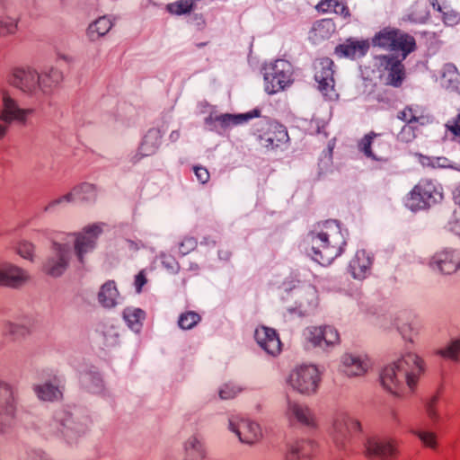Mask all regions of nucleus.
Returning a JSON list of instances; mask_svg holds the SVG:
<instances>
[{"instance_id":"1","label":"nucleus","mask_w":460,"mask_h":460,"mask_svg":"<svg viewBox=\"0 0 460 460\" xmlns=\"http://www.w3.org/2000/svg\"><path fill=\"white\" fill-rule=\"evenodd\" d=\"M425 372L421 358L407 353L395 362L386 366L381 373L383 386L390 393L402 395L412 393Z\"/></svg>"},{"instance_id":"2","label":"nucleus","mask_w":460,"mask_h":460,"mask_svg":"<svg viewBox=\"0 0 460 460\" xmlns=\"http://www.w3.org/2000/svg\"><path fill=\"white\" fill-rule=\"evenodd\" d=\"M311 256L319 264L330 265L341 256L347 245L345 233L336 220L317 224L309 233Z\"/></svg>"},{"instance_id":"3","label":"nucleus","mask_w":460,"mask_h":460,"mask_svg":"<svg viewBox=\"0 0 460 460\" xmlns=\"http://www.w3.org/2000/svg\"><path fill=\"white\" fill-rule=\"evenodd\" d=\"M61 80L62 75L58 71L51 70L49 74L39 75L31 68H17L13 74L11 83L23 92L34 93L40 88L47 93Z\"/></svg>"},{"instance_id":"4","label":"nucleus","mask_w":460,"mask_h":460,"mask_svg":"<svg viewBox=\"0 0 460 460\" xmlns=\"http://www.w3.org/2000/svg\"><path fill=\"white\" fill-rule=\"evenodd\" d=\"M443 188L436 181L424 178L408 194V206L411 210L428 209L442 201Z\"/></svg>"},{"instance_id":"5","label":"nucleus","mask_w":460,"mask_h":460,"mask_svg":"<svg viewBox=\"0 0 460 460\" xmlns=\"http://www.w3.org/2000/svg\"><path fill=\"white\" fill-rule=\"evenodd\" d=\"M322 377L314 365H300L296 367L288 377V385L296 393L311 395L317 392Z\"/></svg>"},{"instance_id":"6","label":"nucleus","mask_w":460,"mask_h":460,"mask_svg":"<svg viewBox=\"0 0 460 460\" xmlns=\"http://www.w3.org/2000/svg\"><path fill=\"white\" fill-rule=\"evenodd\" d=\"M293 66L285 59H277L266 67L264 88L267 93L274 94L285 90L293 83Z\"/></svg>"},{"instance_id":"7","label":"nucleus","mask_w":460,"mask_h":460,"mask_svg":"<svg viewBox=\"0 0 460 460\" xmlns=\"http://www.w3.org/2000/svg\"><path fill=\"white\" fill-rule=\"evenodd\" d=\"M255 133L261 146L268 150H274L289 139L287 128L283 125L268 119L258 122Z\"/></svg>"},{"instance_id":"8","label":"nucleus","mask_w":460,"mask_h":460,"mask_svg":"<svg viewBox=\"0 0 460 460\" xmlns=\"http://www.w3.org/2000/svg\"><path fill=\"white\" fill-rule=\"evenodd\" d=\"M102 233L101 224H92L84 227L81 232L66 234V239L74 241L75 252L80 262H84L85 253L94 249L97 239Z\"/></svg>"},{"instance_id":"9","label":"nucleus","mask_w":460,"mask_h":460,"mask_svg":"<svg viewBox=\"0 0 460 460\" xmlns=\"http://www.w3.org/2000/svg\"><path fill=\"white\" fill-rule=\"evenodd\" d=\"M305 338L313 348L327 349L340 343L338 331L331 325L310 326L305 331Z\"/></svg>"},{"instance_id":"10","label":"nucleus","mask_w":460,"mask_h":460,"mask_svg":"<svg viewBox=\"0 0 460 460\" xmlns=\"http://www.w3.org/2000/svg\"><path fill=\"white\" fill-rule=\"evenodd\" d=\"M332 66L333 61L329 58H319L314 63V79L318 83V89L330 100L337 96Z\"/></svg>"},{"instance_id":"11","label":"nucleus","mask_w":460,"mask_h":460,"mask_svg":"<svg viewBox=\"0 0 460 460\" xmlns=\"http://www.w3.org/2000/svg\"><path fill=\"white\" fill-rule=\"evenodd\" d=\"M366 455L380 460H393L398 454V442L394 438H369L365 443Z\"/></svg>"},{"instance_id":"12","label":"nucleus","mask_w":460,"mask_h":460,"mask_svg":"<svg viewBox=\"0 0 460 460\" xmlns=\"http://www.w3.org/2000/svg\"><path fill=\"white\" fill-rule=\"evenodd\" d=\"M15 399L7 385L0 386V434L8 433L14 425Z\"/></svg>"},{"instance_id":"13","label":"nucleus","mask_w":460,"mask_h":460,"mask_svg":"<svg viewBox=\"0 0 460 460\" xmlns=\"http://www.w3.org/2000/svg\"><path fill=\"white\" fill-rule=\"evenodd\" d=\"M360 430L361 425L358 420L347 414H340L333 423V441L338 447H343L349 438Z\"/></svg>"},{"instance_id":"14","label":"nucleus","mask_w":460,"mask_h":460,"mask_svg":"<svg viewBox=\"0 0 460 460\" xmlns=\"http://www.w3.org/2000/svg\"><path fill=\"white\" fill-rule=\"evenodd\" d=\"M53 256L49 258L45 265L44 271L52 277L61 275L66 270L69 259V246L67 243H53Z\"/></svg>"},{"instance_id":"15","label":"nucleus","mask_w":460,"mask_h":460,"mask_svg":"<svg viewBox=\"0 0 460 460\" xmlns=\"http://www.w3.org/2000/svg\"><path fill=\"white\" fill-rule=\"evenodd\" d=\"M429 265L441 273L452 274L460 269V256L454 250L444 249L433 255Z\"/></svg>"},{"instance_id":"16","label":"nucleus","mask_w":460,"mask_h":460,"mask_svg":"<svg viewBox=\"0 0 460 460\" xmlns=\"http://www.w3.org/2000/svg\"><path fill=\"white\" fill-rule=\"evenodd\" d=\"M254 337L259 346L268 354L277 356L280 353L282 344L274 329L260 326L255 330Z\"/></svg>"},{"instance_id":"17","label":"nucleus","mask_w":460,"mask_h":460,"mask_svg":"<svg viewBox=\"0 0 460 460\" xmlns=\"http://www.w3.org/2000/svg\"><path fill=\"white\" fill-rule=\"evenodd\" d=\"M3 108L0 112V120L10 125L13 121L23 122L32 112L31 109H21L16 102L7 93H3Z\"/></svg>"},{"instance_id":"18","label":"nucleus","mask_w":460,"mask_h":460,"mask_svg":"<svg viewBox=\"0 0 460 460\" xmlns=\"http://www.w3.org/2000/svg\"><path fill=\"white\" fill-rule=\"evenodd\" d=\"M380 59L381 64L387 72L386 84L400 87L405 79V68L402 60L388 55L382 56Z\"/></svg>"},{"instance_id":"19","label":"nucleus","mask_w":460,"mask_h":460,"mask_svg":"<svg viewBox=\"0 0 460 460\" xmlns=\"http://www.w3.org/2000/svg\"><path fill=\"white\" fill-rule=\"evenodd\" d=\"M318 453V446L313 440H297L288 445L286 460L310 459Z\"/></svg>"},{"instance_id":"20","label":"nucleus","mask_w":460,"mask_h":460,"mask_svg":"<svg viewBox=\"0 0 460 460\" xmlns=\"http://www.w3.org/2000/svg\"><path fill=\"white\" fill-rule=\"evenodd\" d=\"M29 279L26 271L10 263L0 264V285L6 287H18Z\"/></svg>"},{"instance_id":"21","label":"nucleus","mask_w":460,"mask_h":460,"mask_svg":"<svg viewBox=\"0 0 460 460\" xmlns=\"http://www.w3.org/2000/svg\"><path fill=\"white\" fill-rule=\"evenodd\" d=\"M230 428L243 443L253 444L261 438V430L259 424L249 420H242L237 426H234V422L230 421Z\"/></svg>"},{"instance_id":"22","label":"nucleus","mask_w":460,"mask_h":460,"mask_svg":"<svg viewBox=\"0 0 460 460\" xmlns=\"http://www.w3.org/2000/svg\"><path fill=\"white\" fill-rule=\"evenodd\" d=\"M369 48L370 44L367 40H358L349 39L335 48V53L339 57L355 58L365 56Z\"/></svg>"},{"instance_id":"23","label":"nucleus","mask_w":460,"mask_h":460,"mask_svg":"<svg viewBox=\"0 0 460 460\" xmlns=\"http://www.w3.org/2000/svg\"><path fill=\"white\" fill-rule=\"evenodd\" d=\"M373 259L365 250H359L349 262V270L354 279H363L370 272Z\"/></svg>"},{"instance_id":"24","label":"nucleus","mask_w":460,"mask_h":460,"mask_svg":"<svg viewBox=\"0 0 460 460\" xmlns=\"http://www.w3.org/2000/svg\"><path fill=\"white\" fill-rule=\"evenodd\" d=\"M398 119L406 122V125L402 128L401 135L402 138L404 135H408L409 138L407 140L415 137V124L424 125L428 120L426 117L418 114V112L411 107H406L401 111L398 113Z\"/></svg>"},{"instance_id":"25","label":"nucleus","mask_w":460,"mask_h":460,"mask_svg":"<svg viewBox=\"0 0 460 460\" xmlns=\"http://www.w3.org/2000/svg\"><path fill=\"white\" fill-rule=\"evenodd\" d=\"M343 372L349 376H363L370 367L368 358L345 355L342 359Z\"/></svg>"},{"instance_id":"26","label":"nucleus","mask_w":460,"mask_h":460,"mask_svg":"<svg viewBox=\"0 0 460 460\" xmlns=\"http://www.w3.org/2000/svg\"><path fill=\"white\" fill-rule=\"evenodd\" d=\"M315 9L319 13H335L344 19L351 16L350 11L345 0H321Z\"/></svg>"},{"instance_id":"27","label":"nucleus","mask_w":460,"mask_h":460,"mask_svg":"<svg viewBox=\"0 0 460 460\" xmlns=\"http://www.w3.org/2000/svg\"><path fill=\"white\" fill-rule=\"evenodd\" d=\"M287 415L291 421L296 420L300 424L306 426H313L314 424V414L305 405L289 402Z\"/></svg>"},{"instance_id":"28","label":"nucleus","mask_w":460,"mask_h":460,"mask_svg":"<svg viewBox=\"0 0 460 460\" xmlns=\"http://www.w3.org/2000/svg\"><path fill=\"white\" fill-rule=\"evenodd\" d=\"M119 293L114 280H108L102 284L98 292V301L105 308L117 305Z\"/></svg>"},{"instance_id":"29","label":"nucleus","mask_w":460,"mask_h":460,"mask_svg":"<svg viewBox=\"0 0 460 460\" xmlns=\"http://www.w3.org/2000/svg\"><path fill=\"white\" fill-rule=\"evenodd\" d=\"M96 199V187L91 183H82L73 188V190L64 195L61 199L65 201H73L75 199L91 200Z\"/></svg>"},{"instance_id":"30","label":"nucleus","mask_w":460,"mask_h":460,"mask_svg":"<svg viewBox=\"0 0 460 460\" xmlns=\"http://www.w3.org/2000/svg\"><path fill=\"white\" fill-rule=\"evenodd\" d=\"M415 49L416 40L414 37L399 30L398 35L394 40L393 50L401 51L402 59H405L410 53L415 50Z\"/></svg>"},{"instance_id":"31","label":"nucleus","mask_w":460,"mask_h":460,"mask_svg":"<svg viewBox=\"0 0 460 460\" xmlns=\"http://www.w3.org/2000/svg\"><path fill=\"white\" fill-rule=\"evenodd\" d=\"M398 32V29L390 27L384 28L373 38L372 41L374 46L393 50L394 40L396 39Z\"/></svg>"},{"instance_id":"32","label":"nucleus","mask_w":460,"mask_h":460,"mask_svg":"<svg viewBox=\"0 0 460 460\" xmlns=\"http://www.w3.org/2000/svg\"><path fill=\"white\" fill-rule=\"evenodd\" d=\"M161 142V134L159 130L151 129L145 136L139 151L142 156H146L154 154L158 148Z\"/></svg>"},{"instance_id":"33","label":"nucleus","mask_w":460,"mask_h":460,"mask_svg":"<svg viewBox=\"0 0 460 460\" xmlns=\"http://www.w3.org/2000/svg\"><path fill=\"white\" fill-rule=\"evenodd\" d=\"M111 27V21L108 17L102 16L89 25L87 35L91 40H96L109 32Z\"/></svg>"},{"instance_id":"34","label":"nucleus","mask_w":460,"mask_h":460,"mask_svg":"<svg viewBox=\"0 0 460 460\" xmlns=\"http://www.w3.org/2000/svg\"><path fill=\"white\" fill-rule=\"evenodd\" d=\"M460 83V74L457 68L452 64H447L443 66L440 84L446 88H456Z\"/></svg>"},{"instance_id":"35","label":"nucleus","mask_w":460,"mask_h":460,"mask_svg":"<svg viewBox=\"0 0 460 460\" xmlns=\"http://www.w3.org/2000/svg\"><path fill=\"white\" fill-rule=\"evenodd\" d=\"M145 317L146 313L139 308L128 307L123 312V318L128 327L136 332L141 329Z\"/></svg>"},{"instance_id":"36","label":"nucleus","mask_w":460,"mask_h":460,"mask_svg":"<svg viewBox=\"0 0 460 460\" xmlns=\"http://www.w3.org/2000/svg\"><path fill=\"white\" fill-rule=\"evenodd\" d=\"M410 432L420 439L424 447L432 450L438 448V436L435 432L421 429H411Z\"/></svg>"},{"instance_id":"37","label":"nucleus","mask_w":460,"mask_h":460,"mask_svg":"<svg viewBox=\"0 0 460 460\" xmlns=\"http://www.w3.org/2000/svg\"><path fill=\"white\" fill-rule=\"evenodd\" d=\"M35 392L39 398L43 401L52 402L59 400L62 397V392L58 387H55L50 384L36 386Z\"/></svg>"},{"instance_id":"38","label":"nucleus","mask_w":460,"mask_h":460,"mask_svg":"<svg viewBox=\"0 0 460 460\" xmlns=\"http://www.w3.org/2000/svg\"><path fill=\"white\" fill-rule=\"evenodd\" d=\"M260 111L258 110H254L252 112L239 115L225 114L218 117L217 120L220 121L225 126L237 125L245 122L252 118L258 117Z\"/></svg>"},{"instance_id":"39","label":"nucleus","mask_w":460,"mask_h":460,"mask_svg":"<svg viewBox=\"0 0 460 460\" xmlns=\"http://www.w3.org/2000/svg\"><path fill=\"white\" fill-rule=\"evenodd\" d=\"M333 30V23L330 20L323 19L317 21L313 28L312 33L315 40L329 38Z\"/></svg>"},{"instance_id":"40","label":"nucleus","mask_w":460,"mask_h":460,"mask_svg":"<svg viewBox=\"0 0 460 460\" xmlns=\"http://www.w3.org/2000/svg\"><path fill=\"white\" fill-rule=\"evenodd\" d=\"M201 321V315L195 311H186L180 314L178 326L182 330H190Z\"/></svg>"},{"instance_id":"41","label":"nucleus","mask_w":460,"mask_h":460,"mask_svg":"<svg viewBox=\"0 0 460 460\" xmlns=\"http://www.w3.org/2000/svg\"><path fill=\"white\" fill-rule=\"evenodd\" d=\"M377 137V134L374 132H370L367 134L359 142H358V149L362 152L367 157L371 158L373 160H380L376 155L374 154L372 150V145L374 144L375 138Z\"/></svg>"},{"instance_id":"42","label":"nucleus","mask_w":460,"mask_h":460,"mask_svg":"<svg viewBox=\"0 0 460 460\" xmlns=\"http://www.w3.org/2000/svg\"><path fill=\"white\" fill-rule=\"evenodd\" d=\"M442 358L456 361L460 358V339L449 342L444 349L438 351Z\"/></svg>"},{"instance_id":"43","label":"nucleus","mask_w":460,"mask_h":460,"mask_svg":"<svg viewBox=\"0 0 460 460\" xmlns=\"http://www.w3.org/2000/svg\"><path fill=\"white\" fill-rule=\"evenodd\" d=\"M17 30V19L6 15H0V37L13 35Z\"/></svg>"},{"instance_id":"44","label":"nucleus","mask_w":460,"mask_h":460,"mask_svg":"<svg viewBox=\"0 0 460 460\" xmlns=\"http://www.w3.org/2000/svg\"><path fill=\"white\" fill-rule=\"evenodd\" d=\"M442 13V20L447 26L456 25L460 22V14L447 5H438L437 9Z\"/></svg>"},{"instance_id":"45","label":"nucleus","mask_w":460,"mask_h":460,"mask_svg":"<svg viewBox=\"0 0 460 460\" xmlns=\"http://www.w3.org/2000/svg\"><path fill=\"white\" fill-rule=\"evenodd\" d=\"M186 452L191 460H197L204 457V450L202 445L196 438H190L186 443Z\"/></svg>"},{"instance_id":"46","label":"nucleus","mask_w":460,"mask_h":460,"mask_svg":"<svg viewBox=\"0 0 460 460\" xmlns=\"http://www.w3.org/2000/svg\"><path fill=\"white\" fill-rule=\"evenodd\" d=\"M420 162L422 165L431 168H454L450 161L446 157H428L421 156Z\"/></svg>"},{"instance_id":"47","label":"nucleus","mask_w":460,"mask_h":460,"mask_svg":"<svg viewBox=\"0 0 460 460\" xmlns=\"http://www.w3.org/2000/svg\"><path fill=\"white\" fill-rule=\"evenodd\" d=\"M438 398L433 396L426 405V413L433 424H437L440 420V415L438 410Z\"/></svg>"},{"instance_id":"48","label":"nucleus","mask_w":460,"mask_h":460,"mask_svg":"<svg viewBox=\"0 0 460 460\" xmlns=\"http://www.w3.org/2000/svg\"><path fill=\"white\" fill-rule=\"evenodd\" d=\"M241 391L242 389L235 385L226 384L219 390V396L223 400H229L234 398Z\"/></svg>"},{"instance_id":"49","label":"nucleus","mask_w":460,"mask_h":460,"mask_svg":"<svg viewBox=\"0 0 460 460\" xmlns=\"http://www.w3.org/2000/svg\"><path fill=\"white\" fill-rule=\"evenodd\" d=\"M17 253L27 260H32L34 254V246L29 242H20L16 247Z\"/></svg>"},{"instance_id":"50","label":"nucleus","mask_w":460,"mask_h":460,"mask_svg":"<svg viewBox=\"0 0 460 460\" xmlns=\"http://www.w3.org/2000/svg\"><path fill=\"white\" fill-rule=\"evenodd\" d=\"M448 227L451 232L460 236V208L454 211Z\"/></svg>"},{"instance_id":"51","label":"nucleus","mask_w":460,"mask_h":460,"mask_svg":"<svg viewBox=\"0 0 460 460\" xmlns=\"http://www.w3.org/2000/svg\"><path fill=\"white\" fill-rule=\"evenodd\" d=\"M447 128L456 137L460 142V110L457 115L446 125Z\"/></svg>"},{"instance_id":"52","label":"nucleus","mask_w":460,"mask_h":460,"mask_svg":"<svg viewBox=\"0 0 460 460\" xmlns=\"http://www.w3.org/2000/svg\"><path fill=\"white\" fill-rule=\"evenodd\" d=\"M193 171L195 172V175L197 177V180L202 183H207L210 179V174L208 170L201 165H196L193 167Z\"/></svg>"},{"instance_id":"53","label":"nucleus","mask_w":460,"mask_h":460,"mask_svg":"<svg viewBox=\"0 0 460 460\" xmlns=\"http://www.w3.org/2000/svg\"><path fill=\"white\" fill-rule=\"evenodd\" d=\"M196 246V241L193 238H185L178 247L179 253L185 255L193 250Z\"/></svg>"},{"instance_id":"54","label":"nucleus","mask_w":460,"mask_h":460,"mask_svg":"<svg viewBox=\"0 0 460 460\" xmlns=\"http://www.w3.org/2000/svg\"><path fill=\"white\" fill-rule=\"evenodd\" d=\"M147 278L146 271L144 270H140L137 275L135 277L134 285L136 288V291L140 293L142 291L143 287L146 284Z\"/></svg>"},{"instance_id":"55","label":"nucleus","mask_w":460,"mask_h":460,"mask_svg":"<svg viewBox=\"0 0 460 460\" xmlns=\"http://www.w3.org/2000/svg\"><path fill=\"white\" fill-rule=\"evenodd\" d=\"M161 261L165 268L172 270H174L178 265L177 261L172 256L164 253L161 255Z\"/></svg>"},{"instance_id":"56","label":"nucleus","mask_w":460,"mask_h":460,"mask_svg":"<svg viewBox=\"0 0 460 460\" xmlns=\"http://www.w3.org/2000/svg\"><path fill=\"white\" fill-rule=\"evenodd\" d=\"M8 127L9 125L7 123L0 120V140L5 137L8 130Z\"/></svg>"},{"instance_id":"57","label":"nucleus","mask_w":460,"mask_h":460,"mask_svg":"<svg viewBox=\"0 0 460 460\" xmlns=\"http://www.w3.org/2000/svg\"><path fill=\"white\" fill-rule=\"evenodd\" d=\"M453 199H454L455 202L457 205H459V208H460V184L454 190Z\"/></svg>"},{"instance_id":"58","label":"nucleus","mask_w":460,"mask_h":460,"mask_svg":"<svg viewBox=\"0 0 460 460\" xmlns=\"http://www.w3.org/2000/svg\"><path fill=\"white\" fill-rule=\"evenodd\" d=\"M398 328H399L400 332H402V334L403 335V337L406 338V336H407L406 327L405 326H399Z\"/></svg>"},{"instance_id":"59","label":"nucleus","mask_w":460,"mask_h":460,"mask_svg":"<svg viewBox=\"0 0 460 460\" xmlns=\"http://www.w3.org/2000/svg\"><path fill=\"white\" fill-rule=\"evenodd\" d=\"M431 4L436 9L438 8V5H442L438 0H431Z\"/></svg>"}]
</instances>
